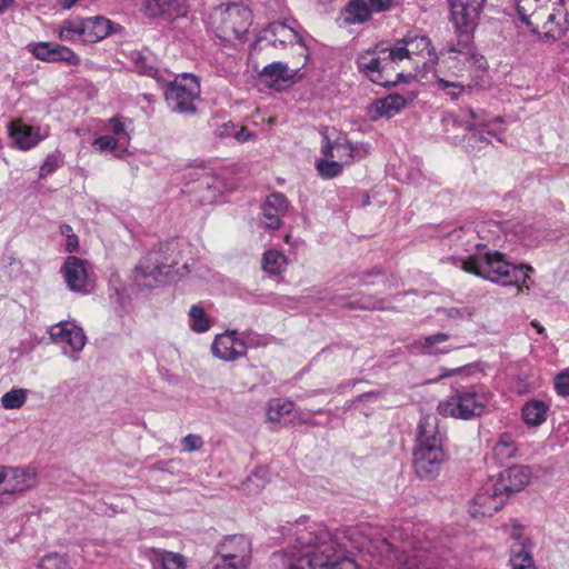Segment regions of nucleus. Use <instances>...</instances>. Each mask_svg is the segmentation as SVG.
Listing matches in <instances>:
<instances>
[{"mask_svg": "<svg viewBox=\"0 0 569 569\" xmlns=\"http://www.w3.org/2000/svg\"><path fill=\"white\" fill-rule=\"evenodd\" d=\"M530 470L525 466H512L495 478L498 490L508 499L509 495L522 490L529 482Z\"/></svg>", "mask_w": 569, "mask_h": 569, "instance_id": "23", "label": "nucleus"}, {"mask_svg": "<svg viewBox=\"0 0 569 569\" xmlns=\"http://www.w3.org/2000/svg\"><path fill=\"white\" fill-rule=\"evenodd\" d=\"M555 388L558 395L569 397V370H563L555 378Z\"/></svg>", "mask_w": 569, "mask_h": 569, "instance_id": "49", "label": "nucleus"}, {"mask_svg": "<svg viewBox=\"0 0 569 569\" xmlns=\"http://www.w3.org/2000/svg\"><path fill=\"white\" fill-rule=\"evenodd\" d=\"M453 49H461L459 37L457 36V43H452L448 47L449 56L443 60L448 68V72L442 77H451V79H468L469 73L477 69V64L469 63L467 59L462 57L461 52Z\"/></svg>", "mask_w": 569, "mask_h": 569, "instance_id": "26", "label": "nucleus"}, {"mask_svg": "<svg viewBox=\"0 0 569 569\" xmlns=\"http://www.w3.org/2000/svg\"><path fill=\"white\" fill-rule=\"evenodd\" d=\"M188 248L183 240L171 239L149 251L134 270V279L141 286L153 288L171 274V270L181 260V253Z\"/></svg>", "mask_w": 569, "mask_h": 569, "instance_id": "4", "label": "nucleus"}, {"mask_svg": "<svg viewBox=\"0 0 569 569\" xmlns=\"http://www.w3.org/2000/svg\"><path fill=\"white\" fill-rule=\"evenodd\" d=\"M370 3L373 11L382 12L390 9V7L393 3V0H370Z\"/></svg>", "mask_w": 569, "mask_h": 569, "instance_id": "56", "label": "nucleus"}, {"mask_svg": "<svg viewBox=\"0 0 569 569\" xmlns=\"http://www.w3.org/2000/svg\"><path fill=\"white\" fill-rule=\"evenodd\" d=\"M189 326L191 330L202 333L210 329V321L207 318L202 307L198 305L191 306L189 310Z\"/></svg>", "mask_w": 569, "mask_h": 569, "instance_id": "39", "label": "nucleus"}, {"mask_svg": "<svg viewBox=\"0 0 569 569\" xmlns=\"http://www.w3.org/2000/svg\"><path fill=\"white\" fill-rule=\"evenodd\" d=\"M183 449L187 452H192L201 449L203 440L200 436L189 433L182 439Z\"/></svg>", "mask_w": 569, "mask_h": 569, "instance_id": "51", "label": "nucleus"}, {"mask_svg": "<svg viewBox=\"0 0 569 569\" xmlns=\"http://www.w3.org/2000/svg\"><path fill=\"white\" fill-rule=\"evenodd\" d=\"M506 501L505 495L498 490L495 478L491 477L483 483L479 492H477L472 499L470 513L472 517H491Z\"/></svg>", "mask_w": 569, "mask_h": 569, "instance_id": "13", "label": "nucleus"}, {"mask_svg": "<svg viewBox=\"0 0 569 569\" xmlns=\"http://www.w3.org/2000/svg\"><path fill=\"white\" fill-rule=\"evenodd\" d=\"M209 19L217 37L221 40L244 42L252 22V12L248 7L233 2L214 8Z\"/></svg>", "mask_w": 569, "mask_h": 569, "instance_id": "7", "label": "nucleus"}, {"mask_svg": "<svg viewBox=\"0 0 569 569\" xmlns=\"http://www.w3.org/2000/svg\"><path fill=\"white\" fill-rule=\"evenodd\" d=\"M27 401V390L22 388L11 389L1 397V405L4 409H19Z\"/></svg>", "mask_w": 569, "mask_h": 569, "instance_id": "41", "label": "nucleus"}, {"mask_svg": "<svg viewBox=\"0 0 569 569\" xmlns=\"http://www.w3.org/2000/svg\"><path fill=\"white\" fill-rule=\"evenodd\" d=\"M37 475L31 468L0 465V491L20 496L36 487Z\"/></svg>", "mask_w": 569, "mask_h": 569, "instance_id": "11", "label": "nucleus"}, {"mask_svg": "<svg viewBox=\"0 0 569 569\" xmlns=\"http://www.w3.org/2000/svg\"><path fill=\"white\" fill-rule=\"evenodd\" d=\"M53 42H37L27 46L29 52H31L37 59L42 61H50L51 49Z\"/></svg>", "mask_w": 569, "mask_h": 569, "instance_id": "45", "label": "nucleus"}, {"mask_svg": "<svg viewBox=\"0 0 569 569\" xmlns=\"http://www.w3.org/2000/svg\"><path fill=\"white\" fill-rule=\"evenodd\" d=\"M392 49L397 62L411 59L412 56H421L425 59L423 64H427L428 62H433L437 58L431 40L427 36L408 34L396 44H392Z\"/></svg>", "mask_w": 569, "mask_h": 569, "instance_id": "14", "label": "nucleus"}, {"mask_svg": "<svg viewBox=\"0 0 569 569\" xmlns=\"http://www.w3.org/2000/svg\"><path fill=\"white\" fill-rule=\"evenodd\" d=\"M465 232H466V233H473V230H471V229H467Z\"/></svg>", "mask_w": 569, "mask_h": 569, "instance_id": "64", "label": "nucleus"}, {"mask_svg": "<svg viewBox=\"0 0 569 569\" xmlns=\"http://www.w3.org/2000/svg\"><path fill=\"white\" fill-rule=\"evenodd\" d=\"M439 313L445 315L448 319L452 320H470L472 311L469 308H442L438 310Z\"/></svg>", "mask_w": 569, "mask_h": 569, "instance_id": "46", "label": "nucleus"}, {"mask_svg": "<svg viewBox=\"0 0 569 569\" xmlns=\"http://www.w3.org/2000/svg\"><path fill=\"white\" fill-rule=\"evenodd\" d=\"M248 565H238L233 559H227L220 557V560L216 561L214 569H246Z\"/></svg>", "mask_w": 569, "mask_h": 569, "instance_id": "55", "label": "nucleus"}, {"mask_svg": "<svg viewBox=\"0 0 569 569\" xmlns=\"http://www.w3.org/2000/svg\"><path fill=\"white\" fill-rule=\"evenodd\" d=\"M316 167L321 177L331 179L341 173L343 166L335 159L326 158L319 160Z\"/></svg>", "mask_w": 569, "mask_h": 569, "instance_id": "43", "label": "nucleus"}, {"mask_svg": "<svg viewBox=\"0 0 569 569\" xmlns=\"http://www.w3.org/2000/svg\"><path fill=\"white\" fill-rule=\"evenodd\" d=\"M288 210V200L283 194H270L262 206L261 221L268 229H278L281 226V218Z\"/></svg>", "mask_w": 569, "mask_h": 569, "instance_id": "25", "label": "nucleus"}, {"mask_svg": "<svg viewBox=\"0 0 569 569\" xmlns=\"http://www.w3.org/2000/svg\"><path fill=\"white\" fill-rule=\"evenodd\" d=\"M350 153L353 160H361L370 153V146L366 142L351 143Z\"/></svg>", "mask_w": 569, "mask_h": 569, "instance_id": "53", "label": "nucleus"}, {"mask_svg": "<svg viewBox=\"0 0 569 569\" xmlns=\"http://www.w3.org/2000/svg\"><path fill=\"white\" fill-rule=\"evenodd\" d=\"M119 139L111 136H101L93 140L92 147L100 152L112 151L117 148Z\"/></svg>", "mask_w": 569, "mask_h": 569, "instance_id": "47", "label": "nucleus"}, {"mask_svg": "<svg viewBox=\"0 0 569 569\" xmlns=\"http://www.w3.org/2000/svg\"><path fill=\"white\" fill-rule=\"evenodd\" d=\"M466 251L469 256L459 258L465 271L502 286H517L520 290L525 287L529 290L530 273L533 271L531 267L510 263L502 253L488 250L486 243L470 239Z\"/></svg>", "mask_w": 569, "mask_h": 569, "instance_id": "2", "label": "nucleus"}, {"mask_svg": "<svg viewBox=\"0 0 569 569\" xmlns=\"http://www.w3.org/2000/svg\"><path fill=\"white\" fill-rule=\"evenodd\" d=\"M407 100L400 94H389L383 99L377 100L371 106L373 119L386 117L392 118L406 107Z\"/></svg>", "mask_w": 569, "mask_h": 569, "instance_id": "30", "label": "nucleus"}, {"mask_svg": "<svg viewBox=\"0 0 569 569\" xmlns=\"http://www.w3.org/2000/svg\"><path fill=\"white\" fill-rule=\"evenodd\" d=\"M483 2L485 0H448L451 22L463 48L472 43V31Z\"/></svg>", "mask_w": 569, "mask_h": 569, "instance_id": "10", "label": "nucleus"}, {"mask_svg": "<svg viewBox=\"0 0 569 569\" xmlns=\"http://www.w3.org/2000/svg\"><path fill=\"white\" fill-rule=\"evenodd\" d=\"M49 335L51 340L60 346H68L72 353L80 352L87 342V337L81 327L72 321H61L50 327ZM63 353L69 356L72 361L78 358L74 355H69V351L63 347Z\"/></svg>", "mask_w": 569, "mask_h": 569, "instance_id": "12", "label": "nucleus"}, {"mask_svg": "<svg viewBox=\"0 0 569 569\" xmlns=\"http://www.w3.org/2000/svg\"><path fill=\"white\" fill-rule=\"evenodd\" d=\"M114 24L103 17L82 19V41L98 42L113 32Z\"/></svg>", "mask_w": 569, "mask_h": 569, "instance_id": "28", "label": "nucleus"}, {"mask_svg": "<svg viewBox=\"0 0 569 569\" xmlns=\"http://www.w3.org/2000/svg\"><path fill=\"white\" fill-rule=\"evenodd\" d=\"M108 123H109V127L111 129V131L116 134V136H124L128 138V134H127V131H126V128H127V124H130L131 123V120L124 118V117H120V116H117V117H112L108 120Z\"/></svg>", "mask_w": 569, "mask_h": 569, "instance_id": "48", "label": "nucleus"}, {"mask_svg": "<svg viewBox=\"0 0 569 569\" xmlns=\"http://www.w3.org/2000/svg\"><path fill=\"white\" fill-rule=\"evenodd\" d=\"M146 60H147L146 57L138 54L136 62L138 64L139 72L142 74L159 79L160 71L157 68H154L153 66H148L146 63Z\"/></svg>", "mask_w": 569, "mask_h": 569, "instance_id": "52", "label": "nucleus"}, {"mask_svg": "<svg viewBox=\"0 0 569 569\" xmlns=\"http://www.w3.org/2000/svg\"><path fill=\"white\" fill-rule=\"evenodd\" d=\"M13 0H0V13L4 12L11 4Z\"/></svg>", "mask_w": 569, "mask_h": 569, "instance_id": "60", "label": "nucleus"}, {"mask_svg": "<svg viewBox=\"0 0 569 569\" xmlns=\"http://www.w3.org/2000/svg\"><path fill=\"white\" fill-rule=\"evenodd\" d=\"M548 410L549 407L543 401L530 400L522 407V419L530 427L540 426L546 421Z\"/></svg>", "mask_w": 569, "mask_h": 569, "instance_id": "34", "label": "nucleus"}, {"mask_svg": "<svg viewBox=\"0 0 569 569\" xmlns=\"http://www.w3.org/2000/svg\"><path fill=\"white\" fill-rule=\"evenodd\" d=\"M295 546L288 569H357L346 557L333 535L322 525L297 522L293 526Z\"/></svg>", "mask_w": 569, "mask_h": 569, "instance_id": "1", "label": "nucleus"}, {"mask_svg": "<svg viewBox=\"0 0 569 569\" xmlns=\"http://www.w3.org/2000/svg\"><path fill=\"white\" fill-rule=\"evenodd\" d=\"M40 569H67V562L63 557L52 555L41 560Z\"/></svg>", "mask_w": 569, "mask_h": 569, "instance_id": "50", "label": "nucleus"}, {"mask_svg": "<svg viewBox=\"0 0 569 569\" xmlns=\"http://www.w3.org/2000/svg\"><path fill=\"white\" fill-rule=\"evenodd\" d=\"M445 440L446 432L440 429L438 417L436 415L421 417L417 428L415 449L445 451Z\"/></svg>", "mask_w": 569, "mask_h": 569, "instance_id": "16", "label": "nucleus"}, {"mask_svg": "<svg viewBox=\"0 0 569 569\" xmlns=\"http://www.w3.org/2000/svg\"><path fill=\"white\" fill-rule=\"evenodd\" d=\"M387 550L396 552L401 569H437L433 553L429 548L413 546L411 549L403 548L400 551L387 539L382 540Z\"/></svg>", "mask_w": 569, "mask_h": 569, "instance_id": "15", "label": "nucleus"}, {"mask_svg": "<svg viewBox=\"0 0 569 569\" xmlns=\"http://www.w3.org/2000/svg\"><path fill=\"white\" fill-rule=\"evenodd\" d=\"M79 248V238L76 233L69 236L66 241V251L72 253Z\"/></svg>", "mask_w": 569, "mask_h": 569, "instance_id": "57", "label": "nucleus"}, {"mask_svg": "<svg viewBox=\"0 0 569 569\" xmlns=\"http://www.w3.org/2000/svg\"><path fill=\"white\" fill-rule=\"evenodd\" d=\"M58 61H63L71 66H76L79 63L80 59L72 50L66 46L53 43L49 62Z\"/></svg>", "mask_w": 569, "mask_h": 569, "instance_id": "42", "label": "nucleus"}, {"mask_svg": "<svg viewBox=\"0 0 569 569\" xmlns=\"http://www.w3.org/2000/svg\"><path fill=\"white\" fill-rule=\"evenodd\" d=\"M9 136L18 149L27 151L37 147L49 133L40 127L24 123L21 119L12 120L8 127Z\"/></svg>", "mask_w": 569, "mask_h": 569, "instance_id": "18", "label": "nucleus"}, {"mask_svg": "<svg viewBox=\"0 0 569 569\" xmlns=\"http://www.w3.org/2000/svg\"><path fill=\"white\" fill-rule=\"evenodd\" d=\"M61 273L67 287L71 291L81 293L90 291L91 280L87 261L74 256H69L66 258L64 263L61 267Z\"/></svg>", "mask_w": 569, "mask_h": 569, "instance_id": "17", "label": "nucleus"}, {"mask_svg": "<svg viewBox=\"0 0 569 569\" xmlns=\"http://www.w3.org/2000/svg\"><path fill=\"white\" fill-rule=\"evenodd\" d=\"M251 133L246 129V128H241L237 133H236V138L238 141H241V142H244V141H248L250 138H251Z\"/></svg>", "mask_w": 569, "mask_h": 569, "instance_id": "58", "label": "nucleus"}, {"mask_svg": "<svg viewBox=\"0 0 569 569\" xmlns=\"http://www.w3.org/2000/svg\"><path fill=\"white\" fill-rule=\"evenodd\" d=\"M299 419L306 423H313L309 418L305 417V415H302Z\"/></svg>", "mask_w": 569, "mask_h": 569, "instance_id": "62", "label": "nucleus"}, {"mask_svg": "<svg viewBox=\"0 0 569 569\" xmlns=\"http://www.w3.org/2000/svg\"><path fill=\"white\" fill-rule=\"evenodd\" d=\"M237 331L218 335L213 340L211 350L214 357L223 361H233L246 355L247 345L236 337Z\"/></svg>", "mask_w": 569, "mask_h": 569, "instance_id": "21", "label": "nucleus"}, {"mask_svg": "<svg viewBox=\"0 0 569 569\" xmlns=\"http://www.w3.org/2000/svg\"><path fill=\"white\" fill-rule=\"evenodd\" d=\"M356 63L360 73L383 87L406 82L408 79L403 72L396 73L392 79L395 66L398 63L392 44L381 43L359 53Z\"/></svg>", "mask_w": 569, "mask_h": 569, "instance_id": "5", "label": "nucleus"}, {"mask_svg": "<svg viewBox=\"0 0 569 569\" xmlns=\"http://www.w3.org/2000/svg\"><path fill=\"white\" fill-rule=\"evenodd\" d=\"M150 557L161 569H184V560L180 553L152 549Z\"/></svg>", "mask_w": 569, "mask_h": 569, "instance_id": "36", "label": "nucleus"}, {"mask_svg": "<svg viewBox=\"0 0 569 569\" xmlns=\"http://www.w3.org/2000/svg\"><path fill=\"white\" fill-rule=\"evenodd\" d=\"M77 0H59V3L63 8H70Z\"/></svg>", "mask_w": 569, "mask_h": 569, "instance_id": "61", "label": "nucleus"}, {"mask_svg": "<svg viewBox=\"0 0 569 569\" xmlns=\"http://www.w3.org/2000/svg\"><path fill=\"white\" fill-rule=\"evenodd\" d=\"M373 9L365 0H351L342 11L346 23H363L371 18Z\"/></svg>", "mask_w": 569, "mask_h": 569, "instance_id": "32", "label": "nucleus"}, {"mask_svg": "<svg viewBox=\"0 0 569 569\" xmlns=\"http://www.w3.org/2000/svg\"><path fill=\"white\" fill-rule=\"evenodd\" d=\"M217 553L220 557L233 559L238 565H249L251 560V543L243 536H229L217 546Z\"/></svg>", "mask_w": 569, "mask_h": 569, "instance_id": "22", "label": "nucleus"}, {"mask_svg": "<svg viewBox=\"0 0 569 569\" xmlns=\"http://www.w3.org/2000/svg\"><path fill=\"white\" fill-rule=\"evenodd\" d=\"M59 231L62 236H64L66 238H68L69 236H72L73 234V231H72V228L71 226L67 224V223H62L60 224L59 227Z\"/></svg>", "mask_w": 569, "mask_h": 569, "instance_id": "59", "label": "nucleus"}, {"mask_svg": "<svg viewBox=\"0 0 569 569\" xmlns=\"http://www.w3.org/2000/svg\"><path fill=\"white\" fill-rule=\"evenodd\" d=\"M299 70H290L281 61H276L263 67L259 73L260 80L272 89L281 90L296 82Z\"/></svg>", "mask_w": 569, "mask_h": 569, "instance_id": "24", "label": "nucleus"}, {"mask_svg": "<svg viewBox=\"0 0 569 569\" xmlns=\"http://www.w3.org/2000/svg\"><path fill=\"white\" fill-rule=\"evenodd\" d=\"M518 16L531 32L558 40L569 30L565 0H516Z\"/></svg>", "mask_w": 569, "mask_h": 569, "instance_id": "3", "label": "nucleus"}, {"mask_svg": "<svg viewBox=\"0 0 569 569\" xmlns=\"http://www.w3.org/2000/svg\"><path fill=\"white\" fill-rule=\"evenodd\" d=\"M458 52L462 53V57L469 61V63L477 64V69L473 72L469 73L468 79H451V77H441L437 74V84L440 90L447 92V94L452 99L457 100L462 92L467 89H471L478 86L487 69V61L483 56L473 52L472 43L467 48L461 46V49H456Z\"/></svg>", "mask_w": 569, "mask_h": 569, "instance_id": "9", "label": "nucleus"}, {"mask_svg": "<svg viewBox=\"0 0 569 569\" xmlns=\"http://www.w3.org/2000/svg\"><path fill=\"white\" fill-rule=\"evenodd\" d=\"M469 119L463 120L466 123V128L470 131H475L470 136V140L476 142H489L485 134H489L491 137L497 138L500 142L502 141L501 137L490 129L491 121L487 119V116L483 111H475L472 109L468 110Z\"/></svg>", "mask_w": 569, "mask_h": 569, "instance_id": "27", "label": "nucleus"}, {"mask_svg": "<svg viewBox=\"0 0 569 569\" xmlns=\"http://www.w3.org/2000/svg\"><path fill=\"white\" fill-rule=\"evenodd\" d=\"M495 451L497 455H507V456L512 455L513 448H512V445L509 441V437L507 435L501 436V438L499 439V441L495 448Z\"/></svg>", "mask_w": 569, "mask_h": 569, "instance_id": "54", "label": "nucleus"}, {"mask_svg": "<svg viewBox=\"0 0 569 569\" xmlns=\"http://www.w3.org/2000/svg\"><path fill=\"white\" fill-rule=\"evenodd\" d=\"M446 460L445 451L437 449H413V468L421 479L436 478Z\"/></svg>", "mask_w": 569, "mask_h": 569, "instance_id": "19", "label": "nucleus"}, {"mask_svg": "<svg viewBox=\"0 0 569 569\" xmlns=\"http://www.w3.org/2000/svg\"><path fill=\"white\" fill-rule=\"evenodd\" d=\"M450 339V336L445 332H438L431 336L423 337L418 341V346L423 350L427 355H446L452 350L458 349L456 346H446L440 347L442 343L447 342Z\"/></svg>", "mask_w": 569, "mask_h": 569, "instance_id": "33", "label": "nucleus"}, {"mask_svg": "<svg viewBox=\"0 0 569 569\" xmlns=\"http://www.w3.org/2000/svg\"><path fill=\"white\" fill-rule=\"evenodd\" d=\"M142 10L150 18L176 20L187 16L189 6L187 0H142Z\"/></svg>", "mask_w": 569, "mask_h": 569, "instance_id": "20", "label": "nucleus"}, {"mask_svg": "<svg viewBox=\"0 0 569 569\" xmlns=\"http://www.w3.org/2000/svg\"><path fill=\"white\" fill-rule=\"evenodd\" d=\"M491 400L489 390L480 385L453 390L438 403L437 410L445 417L470 420L480 417Z\"/></svg>", "mask_w": 569, "mask_h": 569, "instance_id": "6", "label": "nucleus"}, {"mask_svg": "<svg viewBox=\"0 0 569 569\" xmlns=\"http://www.w3.org/2000/svg\"><path fill=\"white\" fill-rule=\"evenodd\" d=\"M287 266V258L278 250H268L262 257V269L270 274L281 273Z\"/></svg>", "mask_w": 569, "mask_h": 569, "instance_id": "37", "label": "nucleus"}, {"mask_svg": "<svg viewBox=\"0 0 569 569\" xmlns=\"http://www.w3.org/2000/svg\"><path fill=\"white\" fill-rule=\"evenodd\" d=\"M483 224L480 227V229L477 230L478 237H480V233L483 232Z\"/></svg>", "mask_w": 569, "mask_h": 569, "instance_id": "63", "label": "nucleus"}, {"mask_svg": "<svg viewBox=\"0 0 569 569\" xmlns=\"http://www.w3.org/2000/svg\"><path fill=\"white\" fill-rule=\"evenodd\" d=\"M62 163V156L59 151L50 153L46 157L43 163L40 167L39 176L44 178L54 172Z\"/></svg>", "mask_w": 569, "mask_h": 569, "instance_id": "44", "label": "nucleus"}, {"mask_svg": "<svg viewBox=\"0 0 569 569\" xmlns=\"http://www.w3.org/2000/svg\"><path fill=\"white\" fill-rule=\"evenodd\" d=\"M268 41L273 47L278 44L281 47H286L288 43H292L293 41H298L299 43L302 40L299 38L298 33L281 22H273L269 26V28L264 31L261 40Z\"/></svg>", "mask_w": 569, "mask_h": 569, "instance_id": "29", "label": "nucleus"}, {"mask_svg": "<svg viewBox=\"0 0 569 569\" xmlns=\"http://www.w3.org/2000/svg\"><path fill=\"white\" fill-rule=\"evenodd\" d=\"M510 565L512 569H537L531 555V548L525 542L512 545Z\"/></svg>", "mask_w": 569, "mask_h": 569, "instance_id": "35", "label": "nucleus"}, {"mask_svg": "<svg viewBox=\"0 0 569 569\" xmlns=\"http://www.w3.org/2000/svg\"><path fill=\"white\" fill-rule=\"evenodd\" d=\"M326 144L322 147V153L326 158L335 159L341 162L342 166L350 164L352 162L351 142L346 138H338L332 143L326 137Z\"/></svg>", "mask_w": 569, "mask_h": 569, "instance_id": "31", "label": "nucleus"}, {"mask_svg": "<svg viewBox=\"0 0 569 569\" xmlns=\"http://www.w3.org/2000/svg\"><path fill=\"white\" fill-rule=\"evenodd\" d=\"M200 96V84L194 76L182 74L170 81L164 90L168 107L176 113H194V101Z\"/></svg>", "mask_w": 569, "mask_h": 569, "instance_id": "8", "label": "nucleus"}, {"mask_svg": "<svg viewBox=\"0 0 569 569\" xmlns=\"http://www.w3.org/2000/svg\"><path fill=\"white\" fill-rule=\"evenodd\" d=\"M82 19L66 20L59 29V38L64 41L82 40Z\"/></svg>", "mask_w": 569, "mask_h": 569, "instance_id": "40", "label": "nucleus"}, {"mask_svg": "<svg viewBox=\"0 0 569 569\" xmlns=\"http://www.w3.org/2000/svg\"><path fill=\"white\" fill-rule=\"evenodd\" d=\"M293 410V403L288 400H271L268 403L267 418L270 422H279L280 419Z\"/></svg>", "mask_w": 569, "mask_h": 569, "instance_id": "38", "label": "nucleus"}]
</instances>
